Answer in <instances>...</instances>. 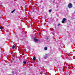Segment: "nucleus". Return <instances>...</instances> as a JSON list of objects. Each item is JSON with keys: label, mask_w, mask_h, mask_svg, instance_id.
Wrapping results in <instances>:
<instances>
[{"label": "nucleus", "mask_w": 75, "mask_h": 75, "mask_svg": "<svg viewBox=\"0 0 75 75\" xmlns=\"http://www.w3.org/2000/svg\"><path fill=\"white\" fill-rule=\"evenodd\" d=\"M35 59H36L35 57H34L33 58V60H35Z\"/></svg>", "instance_id": "11"}, {"label": "nucleus", "mask_w": 75, "mask_h": 75, "mask_svg": "<svg viewBox=\"0 0 75 75\" xmlns=\"http://www.w3.org/2000/svg\"><path fill=\"white\" fill-rule=\"evenodd\" d=\"M34 40L35 41H38V39H36L35 38H34Z\"/></svg>", "instance_id": "3"}, {"label": "nucleus", "mask_w": 75, "mask_h": 75, "mask_svg": "<svg viewBox=\"0 0 75 75\" xmlns=\"http://www.w3.org/2000/svg\"><path fill=\"white\" fill-rule=\"evenodd\" d=\"M12 73H13V74H14V71H12Z\"/></svg>", "instance_id": "17"}, {"label": "nucleus", "mask_w": 75, "mask_h": 75, "mask_svg": "<svg viewBox=\"0 0 75 75\" xmlns=\"http://www.w3.org/2000/svg\"><path fill=\"white\" fill-rule=\"evenodd\" d=\"M13 12H14L13 11H11V13H13Z\"/></svg>", "instance_id": "14"}, {"label": "nucleus", "mask_w": 75, "mask_h": 75, "mask_svg": "<svg viewBox=\"0 0 75 75\" xmlns=\"http://www.w3.org/2000/svg\"><path fill=\"white\" fill-rule=\"evenodd\" d=\"M60 71H61V72H63L64 71V70H63V69L62 68H61L60 69Z\"/></svg>", "instance_id": "5"}, {"label": "nucleus", "mask_w": 75, "mask_h": 75, "mask_svg": "<svg viewBox=\"0 0 75 75\" xmlns=\"http://www.w3.org/2000/svg\"><path fill=\"white\" fill-rule=\"evenodd\" d=\"M62 23H63V24H64V23H65V21H64L62 20Z\"/></svg>", "instance_id": "9"}, {"label": "nucleus", "mask_w": 75, "mask_h": 75, "mask_svg": "<svg viewBox=\"0 0 75 75\" xmlns=\"http://www.w3.org/2000/svg\"><path fill=\"white\" fill-rule=\"evenodd\" d=\"M68 7H69V8H71L72 7V4L71 3H69L68 6Z\"/></svg>", "instance_id": "1"}, {"label": "nucleus", "mask_w": 75, "mask_h": 75, "mask_svg": "<svg viewBox=\"0 0 75 75\" xmlns=\"http://www.w3.org/2000/svg\"><path fill=\"white\" fill-rule=\"evenodd\" d=\"M12 49H14V48H15V46H14V45H13L12 47Z\"/></svg>", "instance_id": "6"}, {"label": "nucleus", "mask_w": 75, "mask_h": 75, "mask_svg": "<svg viewBox=\"0 0 75 75\" xmlns=\"http://www.w3.org/2000/svg\"><path fill=\"white\" fill-rule=\"evenodd\" d=\"M49 12H51V9L49 10Z\"/></svg>", "instance_id": "13"}, {"label": "nucleus", "mask_w": 75, "mask_h": 75, "mask_svg": "<svg viewBox=\"0 0 75 75\" xmlns=\"http://www.w3.org/2000/svg\"><path fill=\"white\" fill-rule=\"evenodd\" d=\"M13 12H14L16 11V10L14 9V10H13Z\"/></svg>", "instance_id": "16"}, {"label": "nucleus", "mask_w": 75, "mask_h": 75, "mask_svg": "<svg viewBox=\"0 0 75 75\" xmlns=\"http://www.w3.org/2000/svg\"><path fill=\"white\" fill-rule=\"evenodd\" d=\"M60 24H58V26H59V25H60Z\"/></svg>", "instance_id": "15"}, {"label": "nucleus", "mask_w": 75, "mask_h": 75, "mask_svg": "<svg viewBox=\"0 0 75 75\" xmlns=\"http://www.w3.org/2000/svg\"><path fill=\"white\" fill-rule=\"evenodd\" d=\"M28 14H30V13H28Z\"/></svg>", "instance_id": "18"}, {"label": "nucleus", "mask_w": 75, "mask_h": 75, "mask_svg": "<svg viewBox=\"0 0 75 75\" xmlns=\"http://www.w3.org/2000/svg\"><path fill=\"white\" fill-rule=\"evenodd\" d=\"M63 21H66V18H64L63 19Z\"/></svg>", "instance_id": "7"}, {"label": "nucleus", "mask_w": 75, "mask_h": 75, "mask_svg": "<svg viewBox=\"0 0 75 75\" xmlns=\"http://www.w3.org/2000/svg\"><path fill=\"white\" fill-rule=\"evenodd\" d=\"M27 63V62L25 61H24L23 62V63L24 64H26V63Z\"/></svg>", "instance_id": "8"}, {"label": "nucleus", "mask_w": 75, "mask_h": 75, "mask_svg": "<svg viewBox=\"0 0 75 75\" xmlns=\"http://www.w3.org/2000/svg\"><path fill=\"white\" fill-rule=\"evenodd\" d=\"M45 50L47 51V47H45L44 48Z\"/></svg>", "instance_id": "4"}, {"label": "nucleus", "mask_w": 75, "mask_h": 75, "mask_svg": "<svg viewBox=\"0 0 75 75\" xmlns=\"http://www.w3.org/2000/svg\"><path fill=\"white\" fill-rule=\"evenodd\" d=\"M47 57H48V54H45V57H44V58L45 59H46Z\"/></svg>", "instance_id": "2"}, {"label": "nucleus", "mask_w": 75, "mask_h": 75, "mask_svg": "<svg viewBox=\"0 0 75 75\" xmlns=\"http://www.w3.org/2000/svg\"><path fill=\"white\" fill-rule=\"evenodd\" d=\"M46 40H49V38H46Z\"/></svg>", "instance_id": "10"}, {"label": "nucleus", "mask_w": 75, "mask_h": 75, "mask_svg": "<svg viewBox=\"0 0 75 75\" xmlns=\"http://www.w3.org/2000/svg\"><path fill=\"white\" fill-rule=\"evenodd\" d=\"M0 29H3V28L1 27H0Z\"/></svg>", "instance_id": "12"}]
</instances>
